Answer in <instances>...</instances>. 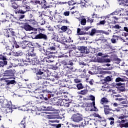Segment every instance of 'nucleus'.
I'll return each mask as SVG.
<instances>
[{"instance_id": "obj_5", "label": "nucleus", "mask_w": 128, "mask_h": 128, "mask_svg": "<svg viewBox=\"0 0 128 128\" xmlns=\"http://www.w3.org/2000/svg\"><path fill=\"white\" fill-rule=\"evenodd\" d=\"M124 9L121 8L120 10H116L114 12L106 16V18H110L112 16H124Z\"/></svg>"}, {"instance_id": "obj_63", "label": "nucleus", "mask_w": 128, "mask_h": 128, "mask_svg": "<svg viewBox=\"0 0 128 128\" xmlns=\"http://www.w3.org/2000/svg\"><path fill=\"white\" fill-rule=\"evenodd\" d=\"M22 54H24V53L22 52V51L16 52V56H22Z\"/></svg>"}, {"instance_id": "obj_54", "label": "nucleus", "mask_w": 128, "mask_h": 128, "mask_svg": "<svg viewBox=\"0 0 128 128\" xmlns=\"http://www.w3.org/2000/svg\"><path fill=\"white\" fill-rule=\"evenodd\" d=\"M46 110L48 111H50L52 112L54 110V108H52V106H48V107H44Z\"/></svg>"}, {"instance_id": "obj_9", "label": "nucleus", "mask_w": 128, "mask_h": 128, "mask_svg": "<svg viewBox=\"0 0 128 128\" xmlns=\"http://www.w3.org/2000/svg\"><path fill=\"white\" fill-rule=\"evenodd\" d=\"M108 55H104L101 58H97L98 62H100L101 64L104 62H110V59L106 58H108Z\"/></svg>"}, {"instance_id": "obj_22", "label": "nucleus", "mask_w": 128, "mask_h": 128, "mask_svg": "<svg viewBox=\"0 0 128 128\" xmlns=\"http://www.w3.org/2000/svg\"><path fill=\"white\" fill-rule=\"evenodd\" d=\"M96 34H100V30H96V29L94 28L89 32V34L91 36H94Z\"/></svg>"}, {"instance_id": "obj_27", "label": "nucleus", "mask_w": 128, "mask_h": 128, "mask_svg": "<svg viewBox=\"0 0 128 128\" xmlns=\"http://www.w3.org/2000/svg\"><path fill=\"white\" fill-rule=\"evenodd\" d=\"M112 28L115 30L116 32H118V30H120V28H122V26L118 24H116L114 26H112Z\"/></svg>"}, {"instance_id": "obj_47", "label": "nucleus", "mask_w": 128, "mask_h": 128, "mask_svg": "<svg viewBox=\"0 0 128 128\" xmlns=\"http://www.w3.org/2000/svg\"><path fill=\"white\" fill-rule=\"evenodd\" d=\"M108 120H111L110 122V126H112V124H114V118L111 117V118H108Z\"/></svg>"}, {"instance_id": "obj_8", "label": "nucleus", "mask_w": 128, "mask_h": 128, "mask_svg": "<svg viewBox=\"0 0 128 128\" xmlns=\"http://www.w3.org/2000/svg\"><path fill=\"white\" fill-rule=\"evenodd\" d=\"M14 80V78H8L5 80V84L7 86V88H10V87L8 86H10V84H16V81Z\"/></svg>"}, {"instance_id": "obj_14", "label": "nucleus", "mask_w": 128, "mask_h": 128, "mask_svg": "<svg viewBox=\"0 0 128 128\" xmlns=\"http://www.w3.org/2000/svg\"><path fill=\"white\" fill-rule=\"evenodd\" d=\"M23 28L25 30H26V32H30V30L34 32V30H36V28L32 27V26L28 24H24L23 26Z\"/></svg>"}, {"instance_id": "obj_10", "label": "nucleus", "mask_w": 128, "mask_h": 128, "mask_svg": "<svg viewBox=\"0 0 128 128\" xmlns=\"http://www.w3.org/2000/svg\"><path fill=\"white\" fill-rule=\"evenodd\" d=\"M103 108L105 114H112V112H110V110H112L110 108V105L104 104Z\"/></svg>"}, {"instance_id": "obj_25", "label": "nucleus", "mask_w": 128, "mask_h": 128, "mask_svg": "<svg viewBox=\"0 0 128 128\" xmlns=\"http://www.w3.org/2000/svg\"><path fill=\"white\" fill-rule=\"evenodd\" d=\"M52 85H48V86L46 88V90H44V92H46L48 94H52Z\"/></svg>"}, {"instance_id": "obj_41", "label": "nucleus", "mask_w": 128, "mask_h": 128, "mask_svg": "<svg viewBox=\"0 0 128 128\" xmlns=\"http://www.w3.org/2000/svg\"><path fill=\"white\" fill-rule=\"evenodd\" d=\"M113 60L116 62L118 64H120V62H122V60H120V58H119L118 56L114 57L113 58Z\"/></svg>"}, {"instance_id": "obj_45", "label": "nucleus", "mask_w": 128, "mask_h": 128, "mask_svg": "<svg viewBox=\"0 0 128 128\" xmlns=\"http://www.w3.org/2000/svg\"><path fill=\"white\" fill-rule=\"evenodd\" d=\"M29 22H30L31 24H32V26H36L38 24V22L34 20L30 19L29 20Z\"/></svg>"}, {"instance_id": "obj_4", "label": "nucleus", "mask_w": 128, "mask_h": 128, "mask_svg": "<svg viewBox=\"0 0 128 128\" xmlns=\"http://www.w3.org/2000/svg\"><path fill=\"white\" fill-rule=\"evenodd\" d=\"M126 118L127 116L124 114H121L120 116L118 117V119L120 120L117 121V122L119 124V126L120 128H128V122H126V120H124Z\"/></svg>"}, {"instance_id": "obj_30", "label": "nucleus", "mask_w": 128, "mask_h": 128, "mask_svg": "<svg viewBox=\"0 0 128 128\" xmlns=\"http://www.w3.org/2000/svg\"><path fill=\"white\" fill-rule=\"evenodd\" d=\"M77 34H78V36H82L84 34H86V32L82 31V30L80 28H78Z\"/></svg>"}, {"instance_id": "obj_24", "label": "nucleus", "mask_w": 128, "mask_h": 128, "mask_svg": "<svg viewBox=\"0 0 128 128\" xmlns=\"http://www.w3.org/2000/svg\"><path fill=\"white\" fill-rule=\"evenodd\" d=\"M112 77L110 76H107L102 80V82H103V84H106V82H112Z\"/></svg>"}, {"instance_id": "obj_49", "label": "nucleus", "mask_w": 128, "mask_h": 128, "mask_svg": "<svg viewBox=\"0 0 128 128\" xmlns=\"http://www.w3.org/2000/svg\"><path fill=\"white\" fill-rule=\"evenodd\" d=\"M70 104H72V102L66 100L64 104H63V106H66V108H68V106H70Z\"/></svg>"}, {"instance_id": "obj_51", "label": "nucleus", "mask_w": 128, "mask_h": 128, "mask_svg": "<svg viewBox=\"0 0 128 128\" xmlns=\"http://www.w3.org/2000/svg\"><path fill=\"white\" fill-rule=\"evenodd\" d=\"M80 24L82 26H86V20L85 18L81 19Z\"/></svg>"}, {"instance_id": "obj_43", "label": "nucleus", "mask_w": 128, "mask_h": 128, "mask_svg": "<svg viewBox=\"0 0 128 128\" xmlns=\"http://www.w3.org/2000/svg\"><path fill=\"white\" fill-rule=\"evenodd\" d=\"M76 88L78 90H82V88H84V85H82V84L79 83L76 84Z\"/></svg>"}, {"instance_id": "obj_32", "label": "nucleus", "mask_w": 128, "mask_h": 128, "mask_svg": "<svg viewBox=\"0 0 128 128\" xmlns=\"http://www.w3.org/2000/svg\"><path fill=\"white\" fill-rule=\"evenodd\" d=\"M36 80H44V78H45L46 77V75H42V74H36Z\"/></svg>"}, {"instance_id": "obj_23", "label": "nucleus", "mask_w": 128, "mask_h": 128, "mask_svg": "<svg viewBox=\"0 0 128 128\" xmlns=\"http://www.w3.org/2000/svg\"><path fill=\"white\" fill-rule=\"evenodd\" d=\"M35 30H34V32H32V34H38V32H44L46 30H44V28H35Z\"/></svg>"}, {"instance_id": "obj_59", "label": "nucleus", "mask_w": 128, "mask_h": 128, "mask_svg": "<svg viewBox=\"0 0 128 128\" xmlns=\"http://www.w3.org/2000/svg\"><path fill=\"white\" fill-rule=\"evenodd\" d=\"M60 22H62V24H69L70 22L68 20V19H64L61 20Z\"/></svg>"}, {"instance_id": "obj_26", "label": "nucleus", "mask_w": 128, "mask_h": 128, "mask_svg": "<svg viewBox=\"0 0 128 128\" xmlns=\"http://www.w3.org/2000/svg\"><path fill=\"white\" fill-rule=\"evenodd\" d=\"M8 54L6 52H4L2 54H0V60H8V58L6 57Z\"/></svg>"}, {"instance_id": "obj_50", "label": "nucleus", "mask_w": 128, "mask_h": 128, "mask_svg": "<svg viewBox=\"0 0 128 128\" xmlns=\"http://www.w3.org/2000/svg\"><path fill=\"white\" fill-rule=\"evenodd\" d=\"M13 48H20V45L18 44L16 41H14V44L12 45Z\"/></svg>"}, {"instance_id": "obj_3", "label": "nucleus", "mask_w": 128, "mask_h": 128, "mask_svg": "<svg viewBox=\"0 0 128 128\" xmlns=\"http://www.w3.org/2000/svg\"><path fill=\"white\" fill-rule=\"evenodd\" d=\"M92 18H98L99 20V22L96 24V26H104L106 24V16H100V15L96 14V12H94L92 14Z\"/></svg>"}, {"instance_id": "obj_39", "label": "nucleus", "mask_w": 128, "mask_h": 128, "mask_svg": "<svg viewBox=\"0 0 128 128\" xmlns=\"http://www.w3.org/2000/svg\"><path fill=\"white\" fill-rule=\"evenodd\" d=\"M68 6H74V4H78V3L76 2H74V0H71L68 2Z\"/></svg>"}, {"instance_id": "obj_20", "label": "nucleus", "mask_w": 128, "mask_h": 128, "mask_svg": "<svg viewBox=\"0 0 128 128\" xmlns=\"http://www.w3.org/2000/svg\"><path fill=\"white\" fill-rule=\"evenodd\" d=\"M56 50V47L54 45L50 46V48H48L46 49V52L48 53V54H54V52H52V50Z\"/></svg>"}, {"instance_id": "obj_6", "label": "nucleus", "mask_w": 128, "mask_h": 128, "mask_svg": "<svg viewBox=\"0 0 128 128\" xmlns=\"http://www.w3.org/2000/svg\"><path fill=\"white\" fill-rule=\"evenodd\" d=\"M26 58L28 62H30L32 60H38V55H36V53H35L34 52L28 53L26 54Z\"/></svg>"}, {"instance_id": "obj_55", "label": "nucleus", "mask_w": 128, "mask_h": 128, "mask_svg": "<svg viewBox=\"0 0 128 128\" xmlns=\"http://www.w3.org/2000/svg\"><path fill=\"white\" fill-rule=\"evenodd\" d=\"M90 28H92V26H84L83 28H82V30H86L88 31Z\"/></svg>"}, {"instance_id": "obj_36", "label": "nucleus", "mask_w": 128, "mask_h": 128, "mask_svg": "<svg viewBox=\"0 0 128 128\" xmlns=\"http://www.w3.org/2000/svg\"><path fill=\"white\" fill-rule=\"evenodd\" d=\"M124 32H123L122 33V36H128V26H124Z\"/></svg>"}, {"instance_id": "obj_58", "label": "nucleus", "mask_w": 128, "mask_h": 128, "mask_svg": "<svg viewBox=\"0 0 128 128\" xmlns=\"http://www.w3.org/2000/svg\"><path fill=\"white\" fill-rule=\"evenodd\" d=\"M74 82L76 84H78L79 82H82V80H80V79L79 78H75L74 79Z\"/></svg>"}, {"instance_id": "obj_29", "label": "nucleus", "mask_w": 128, "mask_h": 128, "mask_svg": "<svg viewBox=\"0 0 128 128\" xmlns=\"http://www.w3.org/2000/svg\"><path fill=\"white\" fill-rule=\"evenodd\" d=\"M5 66H8L7 60H0V68H4Z\"/></svg>"}, {"instance_id": "obj_64", "label": "nucleus", "mask_w": 128, "mask_h": 128, "mask_svg": "<svg viewBox=\"0 0 128 128\" xmlns=\"http://www.w3.org/2000/svg\"><path fill=\"white\" fill-rule=\"evenodd\" d=\"M64 14L65 16H70V11L64 12Z\"/></svg>"}, {"instance_id": "obj_61", "label": "nucleus", "mask_w": 128, "mask_h": 128, "mask_svg": "<svg viewBox=\"0 0 128 128\" xmlns=\"http://www.w3.org/2000/svg\"><path fill=\"white\" fill-rule=\"evenodd\" d=\"M98 120L100 122H106V120H104V118L100 116L99 117Z\"/></svg>"}, {"instance_id": "obj_16", "label": "nucleus", "mask_w": 128, "mask_h": 128, "mask_svg": "<svg viewBox=\"0 0 128 128\" xmlns=\"http://www.w3.org/2000/svg\"><path fill=\"white\" fill-rule=\"evenodd\" d=\"M108 20H110V23H114V24H116L118 22V17H116V16H110V18H108Z\"/></svg>"}, {"instance_id": "obj_57", "label": "nucleus", "mask_w": 128, "mask_h": 128, "mask_svg": "<svg viewBox=\"0 0 128 128\" xmlns=\"http://www.w3.org/2000/svg\"><path fill=\"white\" fill-rule=\"evenodd\" d=\"M34 48L30 47L28 50V54H31L32 52H34Z\"/></svg>"}, {"instance_id": "obj_2", "label": "nucleus", "mask_w": 128, "mask_h": 128, "mask_svg": "<svg viewBox=\"0 0 128 128\" xmlns=\"http://www.w3.org/2000/svg\"><path fill=\"white\" fill-rule=\"evenodd\" d=\"M72 122L80 124L79 128H84L86 126V121L84 119L82 116L80 114L77 113L74 114L71 118Z\"/></svg>"}, {"instance_id": "obj_56", "label": "nucleus", "mask_w": 128, "mask_h": 128, "mask_svg": "<svg viewBox=\"0 0 128 128\" xmlns=\"http://www.w3.org/2000/svg\"><path fill=\"white\" fill-rule=\"evenodd\" d=\"M61 30L64 32H66V30H68V26H62L61 27Z\"/></svg>"}, {"instance_id": "obj_37", "label": "nucleus", "mask_w": 128, "mask_h": 128, "mask_svg": "<svg viewBox=\"0 0 128 128\" xmlns=\"http://www.w3.org/2000/svg\"><path fill=\"white\" fill-rule=\"evenodd\" d=\"M88 90L87 89L82 90L78 92V94H82V96H86L88 94Z\"/></svg>"}, {"instance_id": "obj_44", "label": "nucleus", "mask_w": 128, "mask_h": 128, "mask_svg": "<svg viewBox=\"0 0 128 128\" xmlns=\"http://www.w3.org/2000/svg\"><path fill=\"white\" fill-rule=\"evenodd\" d=\"M51 126H54V128H60L62 126L61 124H50Z\"/></svg>"}, {"instance_id": "obj_12", "label": "nucleus", "mask_w": 128, "mask_h": 128, "mask_svg": "<svg viewBox=\"0 0 128 128\" xmlns=\"http://www.w3.org/2000/svg\"><path fill=\"white\" fill-rule=\"evenodd\" d=\"M78 50L80 51L81 54H90V49L87 46H79Z\"/></svg>"}, {"instance_id": "obj_34", "label": "nucleus", "mask_w": 128, "mask_h": 128, "mask_svg": "<svg viewBox=\"0 0 128 128\" xmlns=\"http://www.w3.org/2000/svg\"><path fill=\"white\" fill-rule=\"evenodd\" d=\"M60 90L62 94H66V85L61 86L60 88Z\"/></svg>"}, {"instance_id": "obj_46", "label": "nucleus", "mask_w": 128, "mask_h": 128, "mask_svg": "<svg viewBox=\"0 0 128 128\" xmlns=\"http://www.w3.org/2000/svg\"><path fill=\"white\" fill-rule=\"evenodd\" d=\"M77 77H78V76L74 74H69L68 75V78H74V80L75 78H76Z\"/></svg>"}, {"instance_id": "obj_60", "label": "nucleus", "mask_w": 128, "mask_h": 128, "mask_svg": "<svg viewBox=\"0 0 128 128\" xmlns=\"http://www.w3.org/2000/svg\"><path fill=\"white\" fill-rule=\"evenodd\" d=\"M67 64H68V66H74V62H72V60H69V61H68V60H66Z\"/></svg>"}, {"instance_id": "obj_42", "label": "nucleus", "mask_w": 128, "mask_h": 128, "mask_svg": "<svg viewBox=\"0 0 128 128\" xmlns=\"http://www.w3.org/2000/svg\"><path fill=\"white\" fill-rule=\"evenodd\" d=\"M44 8H50L52 6V5L48 4L46 2H44Z\"/></svg>"}, {"instance_id": "obj_35", "label": "nucleus", "mask_w": 128, "mask_h": 128, "mask_svg": "<svg viewBox=\"0 0 128 128\" xmlns=\"http://www.w3.org/2000/svg\"><path fill=\"white\" fill-rule=\"evenodd\" d=\"M108 98H102L100 100V104H108Z\"/></svg>"}, {"instance_id": "obj_15", "label": "nucleus", "mask_w": 128, "mask_h": 128, "mask_svg": "<svg viewBox=\"0 0 128 128\" xmlns=\"http://www.w3.org/2000/svg\"><path fill=\"white\" fill-rule=\"evenodd\" d=\"M14 34H16V32H14V30L12 28H9L6 31V37L10 38L12 36H16Z\"/></svg>"}, {"instance_id": "obj_48", "label": "nucleus", "mask_w": 128, "mask_h": 128, "mask_svg": "<svg viewBox=\"0 0 128 128\" xmlns=\"http://www.w3.org/2000/svg\"><path fill=\"white\" fill-rule=\"evenodd\" d=\"M92 18H93L92 17L87 18V20H86L87 22H90V24H92V23L94 22V19H92Z\"/></svg>"}, {"instance_id": "obj_7", "label": "nucleus", "mask_w": 128, "mask_h": 128, "mask_svg": "<svg viewBox=\"0 0 128 128\" xmlns=\"http://www.w3.org/2000/svg\"><path fill=\"white\" fill-rule=\"evenodd\" d=\"M36 36L33 38L34 40H48V36L44 34H42V32H39L37 34H35Z\"/></svg>"}, {"instance_id": "obj_31", "label": "nucleus", "mask_w": 128, "mask_h": 128, "mask_svg": "<svg viewBox=\"0 0 128 128\" xmlns=\"http://www.w3.org/2000/svg\"><path fill=\"white\" fill-rule=\"evenodd\" d=\"M30 4H42V0H31Z\"/></svg>"}, {"instance_id": "obj_21", "label": "nucleus", "mask_w": 128, "mask_h": 128, "mask_svg": "<svg viewBox=\"0 0 128 128\" xmlns=\"http://www.w3.org/2000/svg\"><path fill=\"white\" fill-rule=\"evenodd\" d=\"M46 72L44 70H38L36 72V74H42L43 76H45V78H46V76H48V74H46Z\"/></svg>"}, {"instance_id": "obj_40", "label": "nucleus", "mask_w": 128, "mask_h": 128, "mask_svg": "<svg viewBox=\"0 0 128 128\" xmlns=\"http://www.w3.org/2000/svg\"><path fill=\"white\" fill-rule=\"evenodd\" d=\"M52 46H54L56 50V48H62V47L60 46V44L58 42L52 43Z\"/></svg>"}, {"instance_id": "obj_38", "label": "nucleus", "mask_w": 128, "mask_h": 128, "mask_svg": "<svg viewBox=\"0 0 128 128\" xmlns=\"http://www.w3.org/2000/svg\"><path fill=\"white\" fill-rule=\"evenodd\" d=\"M62 100L60 99L58 100V101L55 102L54 104H56L55 106H62Z\"/></svg>"}, {"instance_id": "obj_17", "label": "nucleus", "mask_w": 128, "mask_h": 128, "mask_svg": "<svg viewBox=\"0 0 128 128\" xmlns=\"http://www.w3.org/2000/svg\"><path fill=\"white\" fill-rule=\"evenodd\" d=\"M128 78L126 76H122L121 77L116 78L115 82H126Z\"/></svg>"}, {"instance_id": "obj_62", "label": "nucleus", "mask_w": 128, "mask_h": 128, "mask_svg": "<svg viewBox=\"0 0 128 128\" xmlns=\"http://www.w3.org/2000/svg\"><path fill=\"white\" fill-rule=\"evenodd\" d=\"M2 106V108H6V106H8V103L6 104V102L4 101Z\"/></svg>"}, {"instance_id": "obj_52", "label": "nucleus", "mask_w": 128, "mask_h": 128, "mask_svg": "<svg viewBox=\"0 0 128 128\" xmlns=\"http://www.w3.org/2000/svg\"><path fill=\"white\" fill-rule=\"evenodd\" d=\"M20 124L22 126V128H26V124L24 122V119L22 120L20 122Z\"/></svg>"}, {"instance_id": "obj_28", "label": "nucleus", "mask_w": 128, "mask_h": 128, "mask_svg": "<svg viewBox=\"0 0 128 128\" xmlns=\"http://www.w3.org/2000/svg\"><path fill=\"white\" fill-rule=\"evenodd\" d=\"M111 30H108V31H105L104 30H99V34H106V36H109L110 32Z\"/></svg>"}, {"instance_id": "obj_33", "label": "nucleus", "mask_w": 128, "mask_h": 128, "mask_svg": "<svg viewBox=\"0 0 128 128\" xmlns=\"http://www.w3.org/2000/svg\"><path fill=\"white\" fill-rule=\"evenodd\" d=\"M54 0H41V4L42 6L44 2H46V4H52V2Z\"/></svg>"}, {"instance_id": "obj_18", "label": "nucleus", "mask_w": 128, "mask_h": 128, "mask_svg": "<svg viewBox=\"0 0 128 128\" xmlns=\"http://www.w3.org/2000/svg\"><path fill=\"white\" fill-rule=\"evenodd\" d=\"M118 2H121L119 4L121 6H124V8L128 6V0H118Z\"/></svg>"}, {"instance_id": "obj_13", "label": "nucleus", "mask_w": 128, "mask_h": 128, "mask_svg": "<svg viewBox=\"0 0 128 128\" xmlns=\"http://www.w3.org/2000/svg\"><path fill=\"white\" fill-rule=\"evenodd\" d=\"M5 76H14V70H6L4 72Z\"/></svg>"}, {"instance_id": "obj_19", "label": "nucleus", "mask_w": 128, "mask_h": 128, "mask_svg": "<svg viewBox=\"0 0 128 128\" xmlns=\"http://www.w3.org/2000/svg\"><path fill=\"white\" fill-rule=\"evenodd\" d=\"M60 63L62 64L60 66L63 67L62 68V70H66V68H70V67H68V62H66V60H62Z\"/></svg>"}, {"instance_id": "obj_11", "label": "nucleus", "mask_w": 128, "mask_h": 128, "mask_svg": "<svg viewBox=\"0 0 128 128\" xmlns=\"http://www.w3.org/2000/svg\"><path fill=\"white\" fill-rule=\"evenodd\" d=\"M116 88L120 92H125L126 91V86H124V83H122L120 82L116 83Z\"/></svg>"}, {"instance_id": "obj_1", "label": "nucleus", "mask_w": 128, "mask_h": 128, "mask_svg": "<svg viewBox=\"0 0 128 128\" xmlns=\"http://www.w3.org/2000/svg\"><path fill=\"white\" fill-rule=\"evenodd\" d=\"M23 4L24 0H17L12 4V6L16 14H24L26 12L30 10V6H28V5L22 6Z\"/></svg>"}, {"instance_id": "obj_53", "label": "nucleus", "mask_w": 128, "mask_h": 128, "mask_svg": "<svg viewBox=\"0 0 128 128\" xmlns=\"http://www.w3.org/2000/svg\"><path fill=\"white\" fill-rule=\"evenodd\" d=\"M48 85H50V82H48V81H45L43 82L42 84V86H43V88H46L48 86Z\"/></svg>"}]
</instances>
